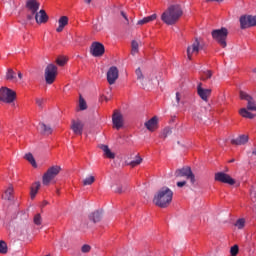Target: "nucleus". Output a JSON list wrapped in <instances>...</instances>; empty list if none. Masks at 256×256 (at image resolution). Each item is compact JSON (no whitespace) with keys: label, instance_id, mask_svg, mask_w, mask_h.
<instances>
[{"label":"nucleus","instance_id":"nucleus-1","mask_svg":"<svg viewBox=\"0 0 256 256\" xmlns=\"http://www.w3.org/2000/svg\"><path fill=\"white\" fill-rule=\"evenodd\" d=\"M183 16V8L181 5L176 4L170 6L161 16V20L166 25H175L179 19Z\"/></svg>","mask_w":256,"mask_h":256},{"label":"nucleus","instance_id":"nucleus-2","mask_svg":"<svg viewBox=\"0 0 256 256\" xmlns=\"http://www.w3.org/2000/svg\"><path fill=\"white\" fill-rule=\"evenodd\" d=\"M173 201V191L168 187L161 188L157 194L154 196L153 203L161 209H165L171 205Z\"/></svg>","mask_w":256,"mask_h":256},{"label":"nucleus","instance_id":"nucleus-3","mask_svg":"<svg viewBox=\"0 0 256 256\" xmlns=\"http://www.w3.org/2000/svg\"><path fill=\"white\" fill-rule=\"evenodd\" d=\"M212 39L222 47V49H225L227 47V37L229 36V30L227 28L222 27L220 29H215L211 32Z\"/></svg>","mask_w":256,"mask_h":256},{"label":"nucleus","instance_id":"nucleus-4","mask_svg":"<svg viewBox=\"0 0 256 256\" xmlns=\"http://www.w3.org/2000/svg\"><path fill=\"white\" fill-rule=\"evenodd\" d=\"M61 173V166H52L42 177L43 185H49Z\"/></svg>","mask_w":256,"mask_h":256},{"label":"nucleus","instance_id":"nucleus-5","mask_svg":"<svg viewBox=\"0 0 256 256\" xmlns=\"http://www.w3.org/2000/svg\"><path fill=\"white\" fill-rule=\"evenodd\" d=\"M17 99V93L7 87L0 88V101L2 103H13Z\"/></svg>","mask_w":256,"mask_h":256},{"label":"nucleus","instance_id":"nucleus-6","mask_svg":"<svg viewBox=\"0 0 256 256\" xmlns=\"http://www.w3.org/2000/svg\"><path fill=\"white\" fill-rule=\"evenodd\" d=\"M45 81L47 85H53L55 79H57V67L55 64H48L45 68Z\"/></svg>","mask_w":256,"mask_h":256},{"label":"nucleus","instance_id":"nucleus-7","mask_svg":"<svg viewBox=\"0 0 256 256\" xmlns=\"http://www.w3.org/2000/svg\"><path fill=\"white\" fill-rule=\"evenodd\" d=\"M175 177H186L192 185H195V174L191 171V167H183L175 171Z\"/></svg>","mask_w":256,"mask_h":256},{"label":"nucleus","instance_id":"nucleus-8","mask_svg":"<svg viewBox=\"0 0 256 256\" xmlns=\"http://www.w3.org/2000/svg\"><path fill=\"white\" fill-rule=\"evenodd\" d=\"M256 26V16L244 15L240 17V29H249Z\"/></svg>","mask_w":256,"mask_h":256},{"label":"nucleus","instance_id":"nucleus-9","mask_svg":"<svg viewBox=\"0 0 256 256\" xmlns=\"http://www.w3.org/2000/svg\"><path fill=\"white\" fill-rule=\"evenodd\" d=\"M201 49H203V47L201 46V42H199V38H195L192 45L187 47V57L189 61H191L193 55H197Z\"/></svg>","mask_w":256,"mask_h":256},{"label":"nucleus","instance_id":"nucleus-10","mask_svg":"<svg viewBox=\"0 0 256 256\" xmlns=\"http://www.w3.org/2000/svg\"><path fill=\"white\" fill-rule=\"evenodd\" d=\"M240 99L242 101H247V110L248 111H256V101L249 95L247 92L241 90L239 92Z\"/></svg>","mask_w":256,"mask_h":256},{"label":"nucleus","instance_id":"nucleus-11","mask_svg":"<svg viewBox=\"0 0 256 256\" xmlns=\"http://www.w3.org/2000/svg\"><path fill=\"white\" fill-rule=\"evenodd\" d=\"M90 53L93 57H103L105 46L101 42H93L90 47Z\"/></svg>","mask_w":256,"mask_h":256},{"label":"nucleus","instance_id":"nucleus-12","mask_svg":"<svg viewBox=\"0 0 256 256\" xmlns=\"http://www.w3.org/2000/svg\"><path fill=\"white\" fill-rule=\"evenodd\" d=\"M214 179L219 183H226L227 185H233L235 183V179H233L229 174H226L224 172L216 173Z\"/></svg>","mask_w":256,"mask_h":256},{"label":"nucleus","instance_id":"nucleus-13","mask_svg":"<svg viewBox=\"0 0 256 256\" xmlns=\"http://www.w3.org/2000/svg\"><path fill=\"white\" fill-rule=\"evenodd\" d=\"M119 79V69L116 66L109 68L107 72V81L109 85H115V82Z\"/></svg>","mask_w":256,"mask_h":256},{"label":"nucleus","instance_id":"nucleus-14","mask_svg":"<svg viewBox=\"0 0 256 256\" xmlns=\"http://www.w3.org/2000/svg\"><path fill=\"white\" fill-rule=\"evenodd\" d=\"M202 83H199L197 86V93L200 97V99H202V101H205L207 103V101H209V98L211 97V93L212 90L211 89H205L202 87Z\"/></svg>","mask_w":256,"mask_h":256},{"label":"nucleus","instance_id":"nucleus-15","mask_svg":"<svg viewBox=\"0 0 256 256\" xmlns=\"http://www.w3.org/2000/svg\"><path fill=\"white\" fill-rule=\"evenodd\" d=\"M85 124L81 120H72L70 129H72L75 135H83V129Z\"/></svg>","mask_w":256,"mask_h":256},{"label":"nucleus","instance_id":"nucleus-16","mask_svg":"<svg viewBox=\"0 0 256 256\" xmlns=\"http://www.w3.org/2000/svg\"><path fill=\"white\" fill-rule=\"evenodd\" d=\"M112 122L116 129L123 127V115L119 111H115L112 116Z\"/></svg>","mask_w":256,"mask_h":256},{"label":"nucleus","instance_id":"nucleus-17","mask_svg":"<svg viewBox=\"0 0 256 256\" xmlns=\"http://www.w3.org/2000/svg\"><path fill=\"white\" fill-rule=\"evenodd\" d=\"M35 21L38 23V25H41V23H47L49 21V16L47 15V12L45 10H40L39 12H36L35 14Z\"/></svg>","mask_w":256,"mask_h":256},{"label":"nucleus","instance_id":"nucleus-18","mask_svg":"<svg viewBox=\"0 0 256 256\" xmlns=\"http://www.w3.org/2000/svg\"><path fill=\"white\" fill-rule=\"evenodd\" d=\"M41 4L37 0H27L26 7L31 11L32 15H35L39 11Z\"/></svg>","mask_w":256,"mask_h":256},{"label":"nucleus","instance_id":"nucleus-19","mask_svg":"<svg viewBox=\"0 0 256 256\" xmlns=\"http://www.w3.org/2000/svg\"><path fill=\"white\" fill-rule=\"evenodd\" d=\"M159 124V119L157 118V116L152 117L150 120H148L147 122H145V127L146 129H148V131H155L158 127Z\"/></svg>","mask_w":256,"mask_h":256},{"label":"nucleus","instance_id":"nucleus-20","mask_svg":"<svg viewBox=\"0 0 256 256\" xmlns=\"http://www.w3.org/2000/svg\"><path fill=\"white\" fill-rule=\"evenodd\" d=\"M57 33H61L67 25H69V18L67 16H61L58 20Z\"/></svg>","mask_w":256,"mask_h":256},{"label":"nucleus","instance_id":"nucleus-21","mask_svg":"<svg viewBox=\"0 0 256 256\" xmlns=\"http://www.w3.org/2000/svg\"><path fill=\"white\" fill-rule=\"evenodd\" d=\"M99 149H101L103 151V153H104V155L107 159H114L115 158V153H113L111 151V149H109L108 145L100 144Z\"/></svg>","mask_w":256,"mask_h":256},{"label":"nucleus","instance_id":"nucleus-22","mask_svg":"<svg viewBox=\"0 0 256 256\" xmlns=\"http://www.w3.org/2000/svg\"><path fill=\"white\" fill-rule=\"evenodd\" d=\"M249 141V136L247 135H240L236 139H232L231 143L232 145H245Z\"/></svg>","mask_w":256,"mask_h":256},{"label":"nucleus","instance_id":"nucleus-23","mask_svg":"<svg viewBox=\"0 0 256 256\" xmlns=\"http://www.w3.org/2000/svg\"><path fill=\"white\" fill-rule=\"evenodd\" d=\"M38 129L42 135H51V133H53L51 126L46 125L45 123H40Z\"/></svg>","mask_w":256,"mask_h":256},{"label":"nucleus","instance_id":"nucleus-24","mask_svg":"<svg viewBox=\"0 0 256 256\" xmlns=\"http://www.w3.org/2000/svg\"><path fill=\"white\" fill-rule=\"evenodd\" d=\"M102 218H103V212L99 210L94 211L89 216L90 221H93V223H99V221H101Z\"/></svg>","mask_w":256,"mask_h":256},{"label":"nucleus","instance_id":"nucleus-25","mask_svg":"<svg viewBox=\"0 0 256 256\" xmlns=\"http://www.w3.org/2000/svg\"><path fill=\"white\" fill-rule=\"evenodd\" d=\"M157 19V14H152L151 16L144 17L143 19L137 22V25H147V23H151Z\"/></svg>","mask_w":256,"mask_h":256},{"label":"nucleus","instance_id":"nucleus-26","mask_svg":"<svg viewBox=\"0 0 256 256\" xmlns=\"http://www.w3.org/2000/svg\"><path fill=\"white\" fill-rule=\"evenodd\" d=\"M40 187H41V183L40 182H35L31 186V190H30V197H31V199H35L37 193L39 192Z\"/></svg>","mask_w":256,"mask_h":256},{"label":"nucleus","instance_id":"nucleus-27","mask_svg":"<svg viewBox=\"0 0 256 256\" xmlns=\"http://www.w3.org/2000/svg\"><path fill=\"white\" fill-rule=\"evenodd\" d=\"M239 114L241 115V117H244L245 119H255V114L249 112L247 108L240 109Z\"/></svg>","mask_w":256,"mask_h":256},{"label":"nucleus","instance_id":"nucleus-28","mask_svg":"<svg viewBox=\"0 0 256 256\" xmlns=\"http://www.w3.org/2000/svg\"><path fill=\"white\" fill-rule=\"evenodd\" d=\"M3 199L6 201H13V186L10 185L8 189L4 192Z\"/></svg>","mask_w":256,"mask_h":256},{"label":"nucleus","instance_id":"nucleus-29","mask_svg":"<svg viewBox=\"0 0 256 256\" xmlns=\"http://www.w3.org/2000/svg\"><path fill=\"white\" fill-rule=\"evenodd\" d=\"M141 163H143V158H141L139 154L135 156V160L127 161V165L130 167H137V165H141Z\"/></svg>","mask_w":256,"mask_h":256},{"label":"nucleus","instance_id":"nucleus-30","mask_svg":"<svg viewBox=\"0 0 256 256\" xmlns=\"http://www.w3.org/2000/svg\"><path fill=\"white\" fill-rule=\"evenodd\" d=\"M6 79L7 81H14L16 83L17 81V76L15 74V71L13 69H8L6 72Z\"/></svg>","mask_w":256,"mask_h":256},{"label":"nucleus","instance_id":"nucleus-31","mask_svg":"<svg viewBox=\"0 0 256 256\" xmlns=\"http://www.w3.org/2000/svg\"><path fill=\"white\" fill-rule=\"evenodd\" d=\"M131 47H132L131 55H137V53H139V42L133 40L131 42Z\"/></svg>","mask_w":256,"mask_h":256},{"label":"nucleus","instance_id":"nucleus-32","mask_svg":"<svg viewBox=\"0 0 256 256\" xmlns=\"http://www.w3.org/2000/svg\"><path fill=\"white\" fill-rule=\"evenodd\" d=\"M25 159H26V161H29V163L32 164V167H37V162L35 161L33 154H31V153L26 154Z\"/></svg>","mask_w":256,"mask_h":256},{"label":"nucleus","instance_id":"nucleus-33","mask_svg":"<svg viewBox=\"0 0 256 256\" xmlns=\"http://www.w3.org/2000/svg\"><path fill=\"white\" fill-rule=\"evenodd\" d=\"M211 77H213V72L210 70L204 71L201 75L202 81H207V79H211Z\"/></svg>","mask_w":256,"mask_h":256},{"label":"nucleus","instance_id":"nucleus-34","mask_svg":"<svg viewBox=\"0 0 256 256\" xmlns=\"http://www.w3.org/2000/svg\"><path fill=\"white\" fill-rule=\"evenodd\" d=\"M173 133V130H171V128H165L163 131H162V134H161V138L162 139H167L171 134Z\"/></svg>","mask_w":256,"mask_h":256},{"label":"nucleus","instance_id":"nucleus-35","mask_svg":"<svg viewBox=\"0 0 256 256\" xmlns=\"http://www.w3.org/2000/svg\"><path fill=\"white\" fill-rule=\"evenodd\" d=\"M93 183H95V176H89L83 180L84 186L93 185Z\"/></svg>","mask_w":256,"mask_h":256},{"label":"nucleus","instance_id":"nucleus-36","mask_svg":"<svg viewBox=\"0 0 256 256\" xmlns=\"http://www.w3.org/2000/svg\"><path fill=\"white\" fill-rule=\"evenodd\" d=\"M79 107H80V111H85V109H87V102L81 96L79 99Z\"/></svg>","mask_w":256,"mask_h":256},{"label":"nucleus","instance_id":"nucleus-37","mask_svg":"<svg viewBox=\"0 0 256 256\" xmlns=\"http://www.w3.org/2000/svg\"><path fill=\"white\" fill-rule=\"evenodd\" d=\"M0 253L2 255H5L7 253V243H5V241L3 240L0 241Z\"/></svg>","mask_w":256,"mask_h":256},{"label":"nucleus","instance_id":"nucleus-38","mask_svg":"<svg viewBox=\"0 0 256 256\" xmlns=\"http://www.w3.org/2000/svg\"><path fill=\"white\" fill-rule=\"evenodd\" d=\"M235 227H237L238 229H243V227H245V219L244 218L238 219L235 223Z\"/></svg>","mask_w":256,"mask_h":256},{"label":"nucleus","instance_id":"nucleus-39","mask_svg":"<svg viewBox=\"0 0 256 256\" xmlns=\"http://www.w3.org/2000/svg\"><path fill=\"white\" fill-rule=\"evenodd\" d=\"M135 74L139 81H143V79H145V76H143V72L141 71V68H137L135 71Z\"/></svg>","mask_w":256,"mask_h":256},{"label":"nucleus","instance_id":"nucleus-40","mask_svg":"<svg viewBox=\"0 0 256 256\" xmlns=\"http://www.w3.org/2000/svg\"><path fill=\"white\" fill-rule=\"evenodd\" d=\"M56 63L60 67H63L65 65V63H67V59L65 57H59L56 59Z\"/></svg>","mask_w":256,"mask_h":256},{"label":"nucleus","instance_id":"nucleus-41","mask_svg":"<svg viewBox=\"0 0 256 256\" xmlns=\"http://www.w3.org/2000/svg\"><path fill=\"white\" fill-rule=\"evenodd\" d=\"M230 253L232 256H236L237 253H239V246L237 245L232 246L230 249Z\"/></svg>","mask_w":256,"mask_h":256},{"label":"nucleus","instance_id":"nucleus-42","mask_svg":"<svg viewBox=\"0 0 256 256\" xmlns=\"http://www.w3.org/2000/svg\"><path fill=\"white\" fill-rule=\"evenodd\" d=\"M36 104L40 109H43V105H45V99L43 98H37L36 99Z\"/></svg>","mask_w":256,"mask_h":256},{"label":"nucleus","instance_id":"nucleus-43","mask_svg":"<svg viewBox=\"0 0 256 256\" xmlns=\"http://www.w3.org/2000/svg\"><path fill=\"white\" fill-rule=\"evenodd\" d=\"M34 223L35 225H41L42 223L41 214H36L34 216Z\"/></svg>","mask_w":256,"mask_h":256},{"label":"nucleus","instance_id":"nucleus-44","mask_svg":"<svg viewBox=\"0 0 256 256\" xmlns=\"http://www.w3.org/2000/svg\"><path fill=\"white\" fill-rule=\"evenodd\" d=\"M82 253H89L91 251V247L88 244H84L81 248Z\"/></svg>","mask_w":256,"mask_h":256},{"label":"nucleus","instance_id":"nucleus-45","mask_svg":"<svg viewBox=\"0 0 256 256\" xmlns=\"http://www.w3.org/2000/svg\"><path fill=\"white\" fill-rule=\"evenodd\" d=\"M176 107H179V103H181V93L176 92Z\"/></svg>","mask_w":256,"mask_h":256},{"label":"nucleus","instance_id":"nucleus-46","mask_svg":"<svg viewBox=\"0 0 256 256\" xmlns=\"http://www.w3.org/2000/svg\"><path fill=\"white\" fill-rule=\"evenodd\" d=\"M121 16L123 17V19H125L126 25H129V18L127 17V14L121 11Z\"/></svg>","mask_w":256,"mask_h":256},{"label":"nucleus","instance_id":"nucleus-47","mask_svg":"<svg viewBox=\"0 0 256 256\" xmlns=\"http://www.w3.org/2000/svg\"><path fill=\"white\" fill-rule=\"evenodd\" d=\"M187 185L186 181L177 182V187H185Z\"/></svg>","mask_w":256,"mask_h":256},{"label":"nucleus","instance_id":"nucleus-48","mask_svg":"<svg viewBox=\"0 0 256 256\" xmlns=\"http://www.w3.org/2000/svg\"><path fill=\"white\" fill-rule=\"evenodd\" d=\"M114 191H115V193H123V187L118 186V187H116V189Z\"/></svg>","mask_w":256,"mask_h":256},{"label":"nucleus","instance_id":"nucleus-49","mask_svg":"<svg viewBox=\"0 0 256 256\" xmlns=\"http://www.w3.org/2000/svg\"><path fill=\"white\" fill-rule=\"evenodd\" d=\"M35 18V14H31L27 16L28 21H31Z\"/></svg>","mask_w":256,"mask_h":256},{"label":"nucleus","instance_id":"nucleus-50","mask_svg":"<svg viewBox=\"0 0 256 256\" xmlns=\"http://www.w3.org/2000/svg\"><path fill=\"white\" fill-rule=\"evenodd\" d=\"M93 0H84V3H86V5H91V2H92Z\"/></svg>","mask_w":256,"mask_h":256},{"label":"nucleus","instance_id":"nucleus-51","mask_svg":"<svg viewBox=\"0 0 256 256\" xmlns=\"http://www.w3.org/2000/svg\"><path fill=\"white\" fill-rule=\"evenodd\" d=\"M18 78L23 79V74L21 72H18Z\"/></svg>","mask_w":256,"mask_h":256},{"label":"nucleus","instance_id":"nucleus-52","mask_svg":"<svg viewBox=\"0 0 256 256\" xmlns=\"http://www.w3.org/2000/svg\"><path fill=\"white\" fill-rule=\"evenodd\" d=\"M208 1H216L217 3H221L223 0H208Z\"/></svg>","mask_w":256,"mask_h":256},{"label":"nucleus","instance_id":"nucleus-53","mask_svg":"<svg viewBox=\"0 0 256 256\" xmlns=\"http://www.w3.org/2000/svg\"><path fill=\"white\" fill-rule=\"evenodd\" d=\"M229 163H235V159L230 160Z\"/></svg>","mask_w":256,"mask_h":256},{"label":"nucleus","instance_id":"nucleus-54","mask_svg":"<svg viewBox=\"0 0 256 256\" xmlns=\"http://www.w3.org/2000/svg\"><path fill=\"white\" fill-rule=\"evenodd\" d=\"M253 73H256V68L253 69Z\"/></svg>","mask_w":256,"mask_h":256},{"label":"nucleus","instance_id":"nucleus-55","mask_svg":"<svg viewBox=\"0 0 256 256\" xmlns=\"http://www.w3.org/2000/svg\"><path fill=\"white\" fill-rule=\"evenodd\" d=\"M105 101H109V99H107V97H105Z\"/></svg>","mask_w":256,"mask_h":256},{"label":"nucleus","instance_id":"nucleus-56","mask_svg":"<svg viewBox=\"0 0 256 256\" xmlns=\"http://www.w3.org/2000/svg\"><path fill=\"white\" fill-rule=\"evenodd\" d=\"M57 194L59 195V190H57Z\"/></svg>","mask_w":256,"mask_h":256},{"label":"nucleus","instance_id":"nucleus-57","mask_svg":"<svg viewBox=\"0 0 256 256\" xmlns=\"http://www.w3.org/2000/svg\"><path fill=\"white\" fill-rule=\"evenodd\" d=\"M44 205H47V202H44Z\"/></svg>","mask_w":256,"mask_h":256},{"label":"nucleus","instance_id":"nucleus-58","mask_svg":"<svg viewBox=\"0 0 256 256\" xmlns=\"http://www.w3.org/2000/svg\"><path fill=\"white\" fill-rule=\"evenodd\" d=\"M44 205H47V202H44Z\"/></svg>","mask_w":256,"mask_h":256}]
</instances>
